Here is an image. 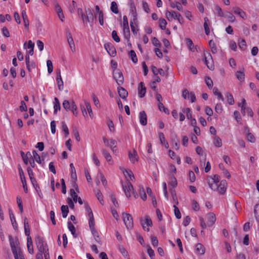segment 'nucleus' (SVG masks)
<instances>
[{
  "mask_svg": "<svg viewBox=\"0 0 259 259\" xmlns=\"http://www.w3.org/2000/svg\"><path fill=\"white\" fill-rule=\"evenodd\" d=\"M67 41L72 52H75V47L74 40L70 32H68L67 35Z\"/></svg>",
  "mask_w": 259,
  "mask_h": 259,
  "instance_id": "obj_16",
  "label": "nucleus"
},
{
  "mask_svg": "<svg viewBox=\"0 0 259 259\" xmlns=\"http://www.w3.org/2000/svg\"><path fill=\"white\" fill-rule=\"evenodd\" d=\"M27 246L29 253H30V254L33 253L32 241L31 237H27Z\"/></svg>",
  "mask_w": 259,
  "mask_h": 259,
  "instance_id": "obj_22",
  "label": "nucleus"
},
{
  "mask_svg": "<svg viewBox=\"0 0 259 259\" xmlns=\"http://www.w3.org/2000/svg\"><path fill=\"white\" fill-rule=\"evenodd\" d=\"M233 11L235 14L238 15L242 19H246L247 18V15L246 13L239 7H236L233 8Z\"/></svg>",
  "mask_w": 259,
  "mask_h": 259,
  "instance_id": "obj_14",
  "label": "nucleus"
},
{
  "mask_svg": "<svg viewBox=\"0 0 259 259\" xmlns=\"http://www.w3.org/2000/svg\"><path fill=\"white\" fill-rule=\"evenodd\" d=\"M123 173L126 178H127V177H129L130 180L132 181H133V179H135L134 176L131 170L124 169L123 170Z\"/></svg>",
  "mask_w": 259,
  "mask_h": 259,
  "instance_id": "obj_37",
  "label": "nucleus"
},
{
  "mask_svg": "<svg viewBox=\"0 0 259 259\" xmlns=\"http://www.w3.org/2000/svg\"><path fill=\"white\" fill-rule=\"evenodd\" d=\"M254 212L257 221L259 222V204L255 205Z\"/></svg>",
  "mask_w": 259,
  "mask_h": 259,
  "instance_id": "obj_53",
  "label": "nucleus"
},
{
  "mask_svg": "<svg viewBox=\"0 0 259 259\" xmlns=\"http://www.w3.org/2000/svg\"><path fill=\"white\" fill-rule=\"evenodd\" d=\"M112 37L115 41L119 42L120 40L119 37L117 35L116 31L113 30L112 32Z\"/></svg>",
  "mask_w": 259,
  "mask_h": 259,
  "instance_id": "obj_59",
  "label": "nucleus"
},
{
  "mask_svg": "<svg viewBox=\"0 0 259 259\" xmlns=\"http://www.w3.org/2000/svg\"><path fill=\"white\" fill-rule=\"evenodd\" d=\"M141 223L144 230L147 232L149 231L148 227L152 225V220L149 216H146L145 220H141Z\"/></svg>",
  "mask_w": 259,
  "mask_h": 259,
  "instance_id": "obj_7",
  "label": "nucleus"
},
{
  "mask_svg": "<svg viewBox=\"0 0 259 259\" xmlns=\"http://www.w3.org/2000/svg\"><path fill=\"white\" fill-rule=\"evenodd\" d=\"M33 157L32 159L36 161L38 163H41V160L40 156L37 154L35 150L32 151Z\"/></svg>",
  "mask_w": 259,
  "mask_h": 259,
  "instance_id": "obj_47",
  "label": "nucleus"
},
{
  "mask_svg": "<svg viewBox=\"0 0 259 259\" xmlns=\"http://www.w3.org/2000/svg\"><path fill=\"white\" fill-rule=\"evenodd\" d=\"M205 83L209 89H211L213 86V82L211 79L209 77L205 78Z\"/></svg>",
  "mask_w": 259,
  "mask_h": 259,
  "instance_id": "obj_62",
  "label": "nucleus"
},
{
  "mask_svg": "<svg viewBox=\"0 0 259 259\" xmlns=\"http://www.w3.org/2000/svg\"><path fill=\"white\" fill-rule=\"evenodd\" d=\"M123 220L127 229H131L134 225L133 218L129 213H123Z\"/></svg>",
  "mask_w": 259,
  "mask_h": 259,
  "instance_id": "obj_4",
  "label": "nucleus"
},
{
  "mask_svg": "<svg viewBox=\"0 0 259 259\" xmlns=\"http://www.w3.org/2000/svg\"><path fill=\"white\" fill-rule=\"evenodd\" d=\"M147 253L151 259H154L155 256L154 251L150 246H147Z\"/></svg>",
  "mask_w": 259,
  "mask_h": 259,
  "instance_id": "obj_58",
  "label": "nucleus"
},
{
  "mask_svg": "<svg viewBox=\"0 0 259 259\" xmlns=\"http://www.w3.org/2000/svg\"><path fill=\"white\" fill-rule=\"evenodd\" d=\"M146 92V89L144 86V83L141 82L138 86V95L140 98H143L145 96Z\"/></svg>",
  "mask_w": 259,
  "mask_h": 259,
  "instance_id": "obj_15",
  "label": "nucleus"
},
{
  "mask_svg": "<svg viewBox=\"0 0 259 259\" xmlns=\"http://www.w3.org/2000/svg\"><path fill=\"white\" fill-rule=\"evenodd\" d=\"M35 243L39 252H45L48 251L47 244L45 242L42 237L37 236L35 237Z\"/></svg>",
  "mask_w": 259,
  "mask_h": 259,
  "instance_id": "obj_1",
  "label": "nucleus"
},
{
  "mask_svg": "<svg viewBox=\"0 0 259 259\" xmlns=\"http://www.w3.org/2000/svg\"><path fill=\"white\" fill-rule=\"evenodd\" d=\"M47 65L48 67V71L49 74L51 73L53 70V66L52 61L50 60H48L47 61Z\"/></svg>",
  "mask_w": 259,
  "mask_h": 259,
  "instance_id": "obj_54",
  "label": "nucleus"
},
{
  "mask_svg": "<svg viewBox=\"0 0 259 259\" xmlns=\"http://www.w3.org/2000/svg\"><path fill=\"white\" fill-rule=\"evenodd\" d=\"M166 16L168 21H172V19L175 20H178L180 19V17H181V15L175 11H167L166 12Z\"/></svg>",
  "mask_w": 259,
  "mask_h": 259,
  "instance_id": "obj_5",
  "label": "nucleus"
},
{
  "mask_svg": "<svg viewBox=\"0 0 259 259\" xmlns=\"http://www.w3.org/2000/svg\"><path fill=\"white\" fill-rule=\"evenodd\" d=\"M234 115L237 122L238 123H240L241 121V117L240 116L239 112L238 111H235L234 112Z\"/></svg>",
  "mask_w": 259,
  "mask_h": 259,
  "instance_id": "obj_60",
  "label": "nucleus"
},
{
  "mask_svg": "<svg viewBox=\"0 0 259 259\" xmlns=\"http://www.w3.org/2000/svg\"><path fill=\"white\" fill-rule=\"evenodd\" d=\"M204 22L203 26L205 30V33L206 35H208L210 33V30L209 28V25H210V21L207 17H205L204 18Z\"/></svg>",
  "mask_w": 259,
  "mask_h": 259,
  "instance_id": "obj_21",
  "label": "nucleus"
},
{
  "mask_svg": "<svg viewBox=\"0 0 259 259\" xmlns=\"http://www.w3.org/2000/svg\"><path fill=\"white\" fill-rule=\"evenodd\" d=\"M61 124L62 131L64 132L66 137L68 136L69 135V133L67 125H66L64 121H62Z\"/></svg>",
  "mask_w": 259,
  "mask_h": 259,
  "instance_id": "obj_50",
  "label": "nucleus"
},
{
  "mask_svg": "<svg viewBox=\"0 0 259 259\" xmlns=\"http://www.w3.org/2000/svg\"><path fill=\"white\" fill-rule=\"evenodd\" d=\"M177 180L174 176H170L169 178V181L168 182V185H170L173 188H175L177 186Z\"/></svg>",
  "mask_w": 259,
  "mask_h": 259,
  "instance_id": "obj_29",
  "label": "nucleus"
},
{
  "mask_svg": "<svg viewBox=\"0 0 259 259\" xmlns=\"http://www.w3.org/2000/svg\"><path fill=\"white\" fill-rule=\"evenodd\" d=\"M122 186L126 196L130 198L131 196V192L133 191V187L131 183L127 180L124 183H122Z\"/></svg>",
  "mask_w": 259,
  "mask_h": 259,
  "instance_id": "obj_3",
  "label": "nucleus"
},
{
  "mask_svg": "<svg viewBox=\"0 0 259 259\" xmlns=\"http://www.w3.org/2000/svg\"><path fill=\"white\" fill-rule=\"evenodd\" d=\"M70 195H71L72 198H73V201L75 202H76L77 201V199L78 197L77 195L76 194V192H75L74 190L73 189H71L70 190Z\"/></svg>",
  "mask_w": 259,
  "mask_h": 259,
  "instance_id": "obj_61",
  "label": "nucleus"
},
{
  "mask_svg": "<svg viewBox=\"0 0 259 259\" xmlns=\"http://www.w3.org/2000/svg\"><path fill=\"white\" fill-rule=\"evenodd\" d=\"M104 47L110 56L114 57L116 54V51L115 48L110 44H105Z\"/></svg>",
  "mask_w": 259,
  "mask_h": 259,
  "instance_id": "obj_9",
  "label": "nucleus"
},
{
  "mask_svg": "<svg viewBox=\"0 0 259 259\" xmlns=\"http://www.w3.org/2000/svg\"><path fill=\"white\" fill-rule=\"evenodd\" d=\"M62 105L65 110L66 111H68L71 109V102H69L68 100H65L63 102Z\"/></svg>",
  "mask_w": 259,
  "mask_h": 259,
  "instance_id": "obj_32",
  "label": "nucleus"
},
{
  "mask_svg": "<svg viewBox=\"0 0 259 259\" xmlns=\"http://www.w3.org/2000/svg\"><path fill=\"white\" fill-rule=\"evenodd\" d=\"M174 212H175L176 217L177 219H180L181 218V212H180L178 207H177L176 204L174 205Z\"/></svg>",
  "mask_w": 259,
  "mask_h": 259,
  "instance_id": "obj_57",
  "label": "nucleus"
},
{
  "mask_svg": "<svg viewBox=\"0 0 259 259\" xmlns=\"http://www.w3.org/2000/svg\"><path fill=\"white\" fill-rule=\"evenodd\" d=\"M107 125L110 132H114L115 131L114 123L111 120H108Z\"/></svg>",
  "mask_w": 259,
  "mask_h": 259,
  "instance_id": "obj_64",
  "label": "nucleus"
},
{
  "mask_svg": "<svg viewBox=\"0 0 259 259\" xmlns=\"http://www.w3.org/2000/svg\"><path fill=\"white\" fill-rule=\"evenodd\" d=\"M224 16L228 19L229 22H234L236 20L235 16L230 12H227L226 14Z\"/></svg>",
  "mask_w": 259,
  "mask_h": 259,
  "instance_id": "obj_34",
  "label": "nucleus"
},
{
  "mask_svg": "<svg viewBox=\"0 0 259 259\" xmlns=\"http://www.w3.org/2000/svg\"><path fill=\"white\" fill-rule=\"evenodd\" d=\"M159 23L160 28L162 30L165 29L167 25L166 21L164 19L160 18L159 20Z\"/></svg>",
  "mask_w": 259,
  "mask_h": 259,
  "instance_id": "obj_49",
  "label": "nucleus"
},
{
  "mask_svg": "<svg viewBox=\"0 0 259 259\" xmlns=\"http://www.w3.org/2000/svg\"><path fill=\"white\" fill-rule=\"evenodd\" d=\"M213 93L214 95L217 96L218 100L224 101V97L222 94L219 91V90L217 88L214 87L213 89Z\"/></svg>",
  "mask_w": 259,
  "mask_h": 259,
  "instance_id": "obj_30",
  "label": "nucleus"
},
{
  "mask_svg": "<svg viewBox=\"0 0 259 259\" xmlns=\"http://www.w3.org/2000/svg\"><path fill=\"white\" fill-rule=\"evenodd\" d=\"M236 77L237 78V79L240 81H244V74L243 72L242 71H237L236 73Z\"/></svg>",
  "mask_w": 259,
  "mask_h": 259,
  "instance_id": "obj_52",
  "label": "nucleus"
},
{
  "mask_svg": "<svg viewBox=\"0 0 259 259\" xmlns=\"http://www.w3.org/2000/svg\"><path fill=\"white\" fill-rule=\"evenodd\" d=\"M70 167L71 169V177L74 179H77L76 174V170L75 167L74 166V165L73 163L70 164Z\"/></svg>",
  "mask_w": 259,
  "mask_h": 259,
  "instance_id": "obj_51",
  "label": "nucleus"
},
{
  "mask_svg": "<svg viewBox=\"0 0 259 259\" xmlns=\"http://www.w3.org/2000/svg\"><path fill=\"white\" fill-rule=\"evenodd\" d=\"M10 244L13 253L20 250L17 241H14L11 237H10Z\"/></svg>",
  "mask_w": 259,
  "mask_h": 259,
  "instance_id": "obj_10",
  "label": "nucleus"
},
{
  "mask_svg": "<svg viewBox=\"0 0 259 259\" xmlns=\"http://www.w3.org/2000/svg\"><path fill=\"white\" fill-rule=\"evenodd\" d=\"M102 153L109 164H112L113 161L110 154L105 149L102 150Z\"/></svg>",
  "mask_w": 259,
  "mask_h": 259,
  "instance_id": "obj_18",
  "label": "nucleus"
},
{
  "mask_svg": "<svg viewBox=\"0 0 259 259\" xmlns=\"http://www.w3.org/2000/svg\"><path fill=\"white\" fill-rule=\"evenodd\" d=\"M118 93L119 96L123 99H125L128 95L127 92L122 87L117 88Z\"/></svg>",
  "mask_w": 259,
  "mask_h": 259,
  "instance_id": "obj_20",
  "label": "nucleus"
},
{
  "mask_svg": "<svg viewBox=\"0 0 259 259\" xmlns=\"http://www.w3.org/2000/svg\"><path fill=\"white\" fill-rule=\"evenodd\" d=\"M227 183L225 180L220 182L218 186V190L215 191L218 192L221 194H224L226 191Z\"/></svg>",
  "mask_w": 259,
  "mask_h": 259,
  "instance_id": "obj_11",
  "label": "nucleus"
},
{
  "mask_svg": "<svg viewBox=\"0 0 259 259\" xmlns=\"http://www.w3.org/2000/svg\"><path fill=\"white\" fill-rule=\"evenodd\" d=\"M32 156L31 155L30 152H27L26 155H23V160L25 164H27L29 162V159H31Z\"/></svg>",
  "mask_w": 259,
  "mask_h": 259,
  "instance_id": "obj_38",
  "label": "nucleus"
},
{
  "mask_svg": "<svg viewBox=\"0 0 259 259\" xmlns=\"http://www.w3.org/2000/svg\"><path fill=\"white\" fill-rule=\"evenodd\" d=\"M128 157L131 162L134 163L138 161L137 153L136 150H134L133 152H128Z\"/></svg>",
  "mask_w": 259,
  "mask_h": 259,
  "instance_id": "obj_19",
  "label": "nucleus"
},
{
  "mask_svg": "<svg viewBox=\"0 0 259 259\" xmlns=\"http://www.w3.org/2000/svg\"><path fill=\"white\" fill-rule=\"evenodd\" d=\"M220 182H215L214 181H210L208 180V183L210 189L213 191L218 190V186Z\"/></svg>",
  "mask_w": 259,
  "mask_h": 259,
  "instance_id": "obj_27",
  "label": "nucleus"
},
{
  "mask_svg": "<svg viewBox=\"0 0 259 259\" xmlns=\"http://www.w3.org/2000/svg\"><path fill=\"white\" fill-rule=\"evenodd\" d=\"M214 11L218 14V16L221 17L224 16V14L221 8L219 6H218V5L215 6Z\"/></svg>",
  "mask_w": 259,
  "mask_h": 259,
  "instance_id": "obj_44",
  "label": "nucleus"
},
{
  "mask_svg": "<svg viewBox=\"0 0 259 259\" xmlns=\"http://www.w3.org/2000/svg\"><path fill=\"white\" fill-rule=\"evenodd\" d=\"M113 77L119 85H122L123 84L124 78L121 72L119 71L114 72Z\"/></svg>",
  "mask_w": 259,
  "mask_h": 259,
  "instance_id": "obj_6",
  "label": "nucleus"
},
{
  "mask_svg": "<svg viewBox=\"0 0 259 259\" xmlns=\"http://www.w3.org/2000/svg\"><path fill=\"white\" fill-rule=\"evenodd\" d=\"M129 56L134 63H136L138 62V58L134 51L131 50L129 53Z\"/></svg>",
  "mask_w": 259,
  "mask_h": 259,
  "instance_id": "obj_46",
  "label": "nucleus"
},
{
  "mask_svg": "<svg viewBox=\"0 0 259 259\" xmlns=\"http://www.w3.org/2000/svg\"><path fill=\"white\" fill-rule=\"evenodd\" d=\"M70 110H71L72 111V112L73 113L74 115H75V116H77V114H78L77 107V106H76L75 103L73 101H71V109Z\"/></svg>",
  "mask_w": 259,
  "mask_h": 259,
  "instance_id": "obj_33",
  "label": "nucleus"
},
{
  "mask_svg": "<svg viewBox=\"0 0 259 259\" xmlns=\"http://www.w3.org/2000/svg\"><path fill=\"white\" fill-rule=\"evenodd\" d=\"M205 249L204 246L201 243H197L195 245V252L196 253L203 255L205 253Z\"/></svg>",
  "mask_w": 259,
  "mask_h": 259,
  "instance_id": "obj_13",
  "label": "nucleus"
},
{
  "mask_svg": "<svg viewBox=\"0 0 259 259\" xmlns=\"http://www.w3.org/2000/svg\"><path fill=\"white\" fill-rule=\"evenodd\" d=\"M26 64L27 69L30 72L32 70V69H34L36 67V65L33 61H30L29 63Z\"/></svg>",
  "mask_w": 259,
  "mask_h": 259,
  "instance_id": "obj_56",
  "label": "nucleus"
},
{
  "mask_svg": "<svg viewBox=\"0 0 259 259\" xmlns=\"http://www.w3.org/2000/svg\"><path fill=\"white\" fill-rule=\"evenodd\" d=\"M139 119L142 125H146L147 124V115L144 111H141L139 113Z\"/></svg>",
  "mask_w": 259,
  "mask_h": 259,
  "instance_id": "obj_17",
  "label": "nucleus"
},
{
  "mask_svg": "<svg viewBox=\"0 0 259 259\" xmlns=\"http://www.w3.org/2000/svg\"><path fill=\"white\" fill-rule=\"evenodd\" d=\"M54 114H56L57 113L58 110H60L61 109L60 104L58 99L56 97L54 98Z\"/></svg>",
  "mask_w": 259,
  "mask_h": 259,
  "instance_id": "obj_25",
  "label": "nucleus"
},
{
  "mask_svg": "<svg viewBox=\"0 0 259 259\" xmlns=\"http://www.w3.org/2000/svg\"><path fill=\"white\" fill-rule=\"evenodd\" d=\"M56 80L57 82V85L59 91H62L63 90V81L61 75V71L59 70L57 73Z\"/></svg>",
  "mask_w": 259,
  "mask_h": 259,
  "instance_id": "obj_12",
  "label": "nucleus"
},
{
  "mask_svg": "<svg viewBox=\"0 0 259 259\" xmlns=\"http://www.w3.org/2000/svg\"><path fill=\"white\" fill-rule=\"evenodd\" d=\"M61 211L62 213V217L64 218H66L69 212L68 207L67 205H62L61 206Z\"/></svg>",
  "mask_w": 259,
  "mask_h": 259,
  "instance_id": "obj_40",
  "label": "nucleus"
},
{
  "mask_svg": "<svg viewBox=\"0 0 259 259\" xmlns=\"http://www.w3.org/2000/svg\"><path fill=\"white\" fill-rule=\"evenodd\" d=\"M123 33L124 37L128 40L130 37V30L129 27L123 28Z\"/></svg>",
  "mask_w": 259,
  "mask_h": 259,
  "instance_id": "obj_43",
  "label": "nucleus"
},
{
  "mask_svg": "<svg viewBox=\"0 0 259 259\" xmlns=\"http://www.w3.org/2000/svg\"><path fill=\"white\" fill-rule=\"evenodd\" d=\"M109 145H108V147H110L113 152H116L117 151L116 141L114 139H110V142H109Z\"/></svg>",
  "mask_w": 259,
  "mask_h": 259,
  "instance_id": "obj_26",
  "label": "nucleus"
},
{
  "mask_svg": "<svg viewBox=\"0 0 259 259\" xmlns=\"http://www.w3.org/2000/svg\"><path fill=\"white\" fill-rule=\"evenodd\" d=\"M84 104H85V107H86L87 110L91 118H92L93 111H92V109L90 103L89 102H88V101H87L86 100H85Z\"/></svg>",
  "mask_w": 259,
  "mask_h": 259,
  "instance_id": "obj_45",
  "label": "nucleus"
},
{
  "mask_svg": "<svg viewBox=\"0 0 259 259\" xmlns=\"http://www.w3.org/2000/svg\"><path fill=\"white\" fill-rule=\"evenodd\" d=\"M158 136L159 138V140L161 144L164 145L165 147H168V143L165 141L164 135L163 133L160 132L158 134Z\"/></svg>",
  "mask_w": 259,
  "mask_h": 259,
  "instance_id": "obj_31",
  "label": "nucleus"
},
{
  "mask_svg": "<svg viewBox=\"0 0 259 259\" xmlns=\"http://www.w3.org/2000/svg\"><path fill=\"white\" fill-rule=\"evenodd\" d=\"M213 144L217 147H221L222 146V140L218 137H215Z\"/></svg>",
  "mask_w": 259,
  "mask_h": 259,
  "instance_id": "obj_48",
  "label": "nucleus"
},
{
  "mask_svg": "<svg viewBox=\"0 0 259 259\" xmlns=\"http://www.w3.org/2000/svg\"><path fill=\"white\" fill-rule=\"evenodd\" d=\"M187 46L189 47L190 50L192 51H195V48L192 40L190 38H187L186 40Z\"/></svg>",
  "mask_w": 259,
  "mask_h": 259,
  "instance_id": "obj_42",
  "label": "nucleus"
},
{
  "mask_svg": "<svg viewBox=\"0 0 259 259\" xmlns=\"http://www.w3.org/2000/svg\"><path fill=\"white\" fill-rule=\"evenodd\" d=\"M81 18L84 24H87L88 23H91V21L89 19V15H85L83 13H81Z\"/></svg>",
  "mask_w": 259,
  "mask_h": 259,
  "instance_id": "obj_55",
  "label": "nucleus"
},
{
  "mask_svg": "<svg viewBox=\"0 0 259 259\" xmlns=\"http://www.w3.org/2000/svg\"><path fill=\"white\" fill-rule=\"evenodd\" d=\"M182 111L183 113H186V116L188 119H190L192 118V113L190 108H183Z\"/></svg>",
  "mask_w": 259,
  "mask_h": 259,
  "instance_id": "obj_39",
  "label": "nucleus"
},
{
  "mask_svg": "<svg viewBox=\"0 0 259 259\" xmlns=\"http://www.w3.org/2000/svg\"><path fill=\"white\" fill-rule=\"evenodd\" d=\"M110 9L111 11L115 14H118L119 12L117 5L115 2H112L111 3Z\"/></svg>",
  "mask_w": 259,
  "mask_h": 259,
  "instance_id": "obj_41",
  "label": "nucleus"
},
{
  "mask_svg": "<svg viewBox=\"0 0 259 259\" xmlns=\"http://www.w3.org/2000/svg\"><path fill=\"white\" fill-rule=\"evenodd\" d=\"M206 218L207 220V224L209 227L212 226L216 221L215 215L212 212L208 213L206 215Z\"/></svg>",
  "mask_w": 259,
  "mask_h": 259,
  "instance_id": "obj_8",
  "label": "nucleus"
},
{
  "mask_svg": "<svg viewBox=\"0 0 259 259\" xmlns=\"http://www.w3.org/2000/svg\"><path fill=\"white\" fill-rule=\"evenodd\" d=\"M209 46L213 54H215L218 52L217 48L215 46L214 42L212 40H210L209 41Z\"/></svg>",
  "mask_w": 259,
  "mask_h": 259,
  "instance_id": "obj_36",
  "label": "nucleus"
},
{
  "mask_svg": "<svg viewBox=\"0 0 259 259\" xmlns=\"http://www.w3.org/2000/svg\"><path fill=\"white\" fill-rule=\"evenodd\" d=\"M225 96L228 103L230 105H233L234 104V100L233 95L229 93H227Z\"/></svg>",
  "mask_w": 259,
  "mask_h": 259,
  "instance_id": "obj_35",
  "label": "nucleus"
},
{
  "mask_svg": "<svg viewBox=\"0 0 259 259\" xmlns=\"http://www.w3.org/2000/svg\"><path fill=\"white\" fill-rule=\"evenodd\" d=\"M203 60L205 64L207 65L208 69L211 70L214 69V67L212 64V58L210 54L207 51H204L203 53Z\"/></svg>",
  "mask_w": 259,
  "mask_h": 259,
  "instance_id": "obj_2",
  "label": "nucleus"
},
{
  "mask_svg": "<svg viewBox=\"0 0 259 259\" xmlns=\"http://www.w3.org/2000/svg\"><path fill=\"white\" fill-rule=\"evenodd\" d=\"M68 228L74 237H77L76 230L74 226L70 222H68Z\"/></svg>",
  "mask_w": 259,
  "mask_h": 259,
  "instance_id": "obj_28",
  "label": "nucleus"
},
{
  "mask_svg": "<svg viewBox=\"0 0 259 259\" xmlns=\"http://www.w3.org/2000/svg\"><path fill=\"white\" fill-rule=\"evenodd\" d=\"M56 9L58 13V16L59 18H60L61 21L63 22L64 21L63 19L64 18V16L61 7L59 5H56Z\"/></svg>",
  "mask_w": 259,
  "mask_h": 259,
  "instance_id": "obj_24",
  "label": "nucleus"
},
{
  "mask_svg": "<svg viewBox=\"0 0 259 259\" xmlns=\"http://www.w3.org/2000/svg\"><path fill=\"white\" fill-rule=\"evenodd\" d=\"M22 16L24 21V26L26 28H28L29 22L27 17L26 12L25 10H23L22 12Z\"/></svg>",
  "mask_w": 259,
  "mask_h": 259,
  "instance_id": "obj_23",
  "label": "nucleus"
},
{
  "mask_svg": "<svg viewBox=\"0 0 259 259\" xmlns=\"http://www.w3.org/2000/svg\"><path fill=\"white\" fill-rule=\"evenodd\" d=\"M223 110L221 103H217L215 107V111L219 114H221Z\"/></svg>",
  "mask_w": 259,
  "mask_h": 259,
  "instance_id": "obj_63",
  "label": "nucleus"
}]
</instances>
